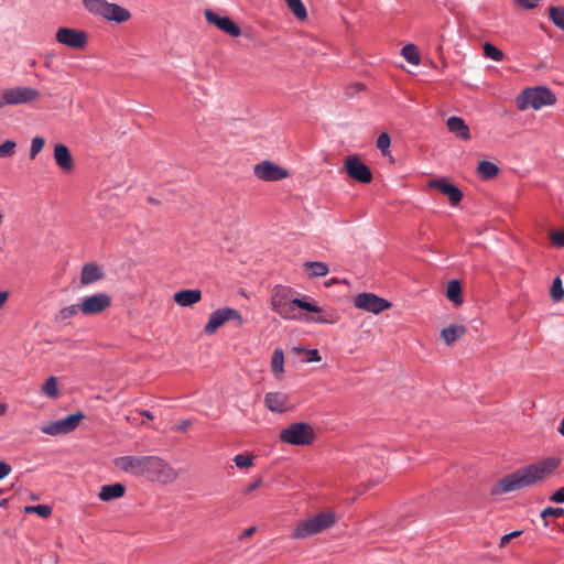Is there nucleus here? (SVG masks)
<instances>
[{"label":"nucleus","instance_id":"obj_38","mask_svg":"<svg viewBox=\"0 0 564 564\" xmlns=\"http://www.w3.org/2000/svg\"><path fill=\"white\" fill-rule=\"evenodd\" d=\"M391 145L390 135L387 132H382L379 134L377 139V148L381 151L382 155H388L390 153L389 148Z\"/></svg>","mask_w":564,"mask_h":564},{"label":"nucleus","instance_id":"obj_14","mask_svg":"<svg viewBox=\"0 0 564 564\" xmlns=\"http://www.w3.org/2000/svg\"><path fill=\"white\" fill-rule=\"evenodd\" d=\"M356 307L379 314L391 306V303L373 293H360L354 300Z\"/></svg>","mask_w":564,"mask_h":564},{"label":"nucleus","instance_id":"obj_25","mask_svg":"<svg viewBox=\"0 0 564 564\" xmlns=\"http://www.w3.org/2000/svg\"><path fill=\"white\" fill-rule=\"evenodd\" d=\"M446 296L454 305L463 303L462 286L457 280H452L446 285Z\"/></svg>","mask_w":564,"mask_h":564},{"label":"nucleus","instance_id":"obj_11","mask_svg":"<svg viewBox=\"0 0 564 564\" xmlns=\"http://www.w3.org/2000/svg\"><path fill=\"white\" fill-rule=\"evenodd\" d=\"M55 39L59 44L75 50L84 48L88 42L86 32L72 28L57 29Z\"/></svg>","mask_w":564,"mask_h":564},{"label":"nucleus","instance_id":"obj_32","mask_svg":"<svg viewBox=\"0 0 564 564\" xmlns=\"http://www.w3.org/2000/svg\"><path fill=\"white\" fill-rule=\"evenodd\" d=\"M401 54L408 63L413 64V65L420 64V56H419L417 48L415 45H413V44L405 45L402 48Z\"/></svg>","mask_w":564,"mask_h":564},{"label":"nucleus","instance_id":"obj_50","mask_svg":"<svg viewBox=\"0 0 564 564\" xmlns=\"http://www.w3.org/2000/svg\"><path fill=\"white\" fill-rule=\"evenodd\" d=\"M256 531V528L254 527H251L249 529H247L243 534H242V538H249L253 534V532Z\"/></svg>","mask_w":564,"mask_h":564},{"label":"nucleus","instance_id":"obj_37","mask_svg":"<svg viewBox=\"0 0 564 564\" xmlns=\"http://www.w3.org/2000/svg\"><path fill=\"white\" fill-rule=\"evenodd\" d=\"M484 54L496 62H500L503 58V53L490 43H485Z\"/></svg>","mask_w":564,"mask_h":564},{"label":"nucleus","instance_id":"obj_22","mask_svg":"<svg viewBox=\"0 0 564 564\" xmlns=\"http://www.w3.org/2000/svg\"><path fill=\"white\" fill-rule=\"evenodd\" d=\"M104 272L95 263H87L83 267L80 272V283L83 285L91 284L100 279H102Z\"/></svg>","mask_w":564,"mask_h":564},{"label":"nucleus","instance_id":"obj_24","mask_svg":"<svg viewBox=\"0 0 564 564\" xmlns=\"http://www.w3.org/2000/svg\"><path fill=\"white\" fill-rule=\"evenodd\" d=\"M466 334V327L463 325H449L441 332V338L447 345H452Z\"/></svg>","mask_w":564,"mask_h":564},{"label":"nucleus","instance_id":"obj_43","mask_svg":"<svg viewBox=\"0 0 564 564\" xmlns=\"http://www.w3.org/2000/svg\"><path fill=\"white\" fill-rule=\"evenodd\" d=\"M551 241L557 247H564V230H556L551 232Z\"/></svg>","mask_w":564,"mask_h":564},{"label":"nucleus","instance_id":"obj_3","mask_svg":"<svg viewBox=\"0 0 564 564\" xmlns=\"http://www.w3.org/2000/svg\"><path fill=\"white\" fill-rule=\"evenodd\" d=\"M292 288L276 285L271 294L272 311L284 319H304L306 322L326 323V319L303 316L301 310L311 313H321L322 308L304 299H295Z\"/></svg>","mask_w":564,"mask_h":564},{"label":"nucleus","instance_id":"obj_34","mask_svg":"<svg viewBox=\"0 0 564 564\" xmlns=\"http://www.w3.org/2000/svg\"><path fill=\"white\" fill-rule=\"evenodd\" d=\"M550 296L553 301L560 302L564 297V288L562 284V281L560 278H556L553 280L551 289H550Z\"/></svg>","mask_w":564,"mask_h":564},{"label":"nucleus","instance_id":"obj_2","mask_svg":"<svg viewBox=\"0 0 564 564\" xmlns=\"http://www.w3.org/2000/svg\"><path fill=\"white\" fill-rule=\"evenodd\" d=\"M561 464L556 457L545 458L535 464L520 468L499 480L491 488L495 496L530 487L551 475Z\"/></svg>","mask_w":564,"mask_h":564},{"label":"nucleus","instance_id":"obj_8","mask_svg":"<svg viewBox=\"0 0 564 564\" xmlns=\"http://www.w3.org/2000/svg\"><path fill=\"white\" fill-rule=\"evenodd\" d=\"M279 438L282 443L306 446L314 443L316 433L312 425L305 422H295L280 432Z\"/></svg>","mask_w":564,"mask_h":564},{"label":"nucleus","instance_id":"obj_49","mask_svg":"<svg viewBox=\"0 0 564 564\" xmlns=\"http://www.w3.org/2000/svg\"><path fill=\"white\" fill-rule=\"evenodd\" d=\"M7 300H8V292H0V310L3 307Z\"/></svg>","mask_w":564,"mask_h":564},{"label":"nucleus","instance_id":"obj_51","mask_svg":"<svg viewBox=\"0 0 564 564\" xmlns=\"http://www.w3.org/2000/svg\"><path fill=\"white\" fill-rule=\"evenodd\" d=\"M141 415L145 416L147 419L153 420L152 413L148 410L141 411Z\"/></svg>","mask_w":564,"mask_h":564},{"label":"nucleus","instance_id":"obj_39","mask_svg":"<svg viewBox=\"0 0 564 564\" xmlns=\"http://www.w3.org/2000/svg\"><path fill=\"white\" fill-rule=\"evenodd\" d=\"M26 513H36L41 518H47L52 513V509L46 505L26 506Z\"/></svg>","mask_w":564,"mask_h":564},{"label":"nucleus","instance_id":"obj_48","mask_svg":"<svg viewBox=\"0 0 564 564\" xmlns=\"http://www.w3.org/2000/svg\"><path fill=\"white\" fill-rule=\"evenodd\" d=\"M191 422L187 420L181 421L175 425V431L183 432L189 426Z\"/></svg>","mask_w":564,"mask_h":564},{"label":"nucleus","instance_id":"obj_53","mask_svg":"<svg viewBox=\"0 0 564 564\" xmlns=\"http://www.w3.org/2000/svg\"><path fill=\"white\" fill-rule=\"evenodd\" d=\"M7 404L6 403H0V415H3L6 412H7Z\"/></svg>","mask_w":564,"mask_h":564},{"label":"nucleus","instance_id":"obj_36","mask_svg":"<svg viewBox=\"0 0 564 564\" xmlns=\"http://www.w3.org/2000/svg\"><path fill=\"white\" fill-rule=\"evenodd\" d=\"M45 145V139L43 137H34L31 141L30 159L34 160L37 154L43 150Z\"/></svg>","mask_w":564,"mask_h":564},{"label":"nucleus","instance_id":"obj_45","mask_svg":"<svg viewBox=\"0 0 564 564\" xmlns=\"http://www.w3.org/2000/svg\"><path fill=\"white\" fill-rule=\"evenodd\" d=\"M551 501L556 503H564V488L557 489L550 498Z\"/></svg>","mask_w":564,"mask_h":564},{"label":"nucleus","instance_id":"obj_6","mask_svg":"<svg viewBox=\"0 0 564 564\" xmlns=\"http://www.w3.org/2000/svg\"><path fill=\"white\" fill-rule=\"evenodd\" d=\"M83 4L91 14L101 17L107 21L122 23L131 18L128 9L106 0H83Z\"/></svg>","mask_w":564,"mask_h":564},{"label":"nucleus","instance_id":"obj_52","mask_svg":"<svg viewBox=\"0 0 564 564\" xmlns=\"http://www.w3.org/2000/svg\"><path fill=\"white\" fill-rule=\"evenodd\" d=\"M558 433L564 436V417L562 419L560 426H558Z\"/></svg>","mask_w":564,"mask_h":564},{"label":"nucleus","instance_id":"obj_19","mask_svg":"<svg viewBox=\"0 0 564 564\" xmlns=\"http://www.w3.org/2000/svg\"><path fill=\"white\" fill-rule=\"evenodd\" d=\"M54 161L56 165L65 173L73 171L74 160L69 149L62 143H57L54 147Z\"/></svg>","mask_w":564,"mask_h":564},{"label":"nucleus","instance_id":"obj_28","mask_svg":"<svg viewBox=\"0 0 564 564\" xmlns=\"http://www.w3.org/2000/svg\"><path fill=\"white\" fill-rule=\"evenodd\" d=\"M304 268L310 271L311 276H325L329 271L328 265L319 261L305 262Z\"/></svg>","mask_w":564,"mask_h":564},{"label":"nucleus","instance_id":"obj_9","mask_svg":"<svg viewBox=\"0 0 564 564\" xmlns=\"http://www.w3.org/2000/svg\"><path fill=\"white\" fill-rule=\"evenodd\" d=\"M228 321H236L238 325L243 324V318L239 312L231 307H224L214 311L204 327V332L207 335H214L219 327H221Z\"/></svg>","mask_w":564,"mask_h":564},{"label":"nucleus","instance_id":"obj_27","mask_svg":"<svg viewBox=\"0 0 564 564\" xmlns=\"http://www.w3.org/2000/svg\"><path fill=\"white\" fill-rule=\"evenodd\" d=\"M284 354L281 348H276L271 358V367L272 371L275 377L280 378V376L283 373L284 369Z\"/></svg>","mask_w":564,"mask_h":564},{"label":"nucleus","instance_id":"obj_31","mask_svg":"<svg viewBox=\"0 0 564 564\" xmlns=\"http://www.w3.org/2000/svg\"><path fill=\"white\" fill-rule=\"evenodd\" d=\"M42 392L51 399H56L58 397L57 379L55 377L46 379L42 386Z\"/></svg>","mask_w":564,"mask_h":564},{"label":"nucleus","instance_id":"obj_29","mask_svg":"<svg viewBox=\"0 0 564 564\" xmlns=\"http://www.w3.org/2000/svg\"><path fill=\"white\" fill-rule=\"evenodd\" d=\"M291 12L299 19L305 20L307 18V11L302 0H285Z\"/></svg>","mask_w":564,"mask_h":564},{"label":"nucleus","instance_id":"obj_42","mask_svg":"<svg viewBox=\"0 0 564 564\" xmlns=\"http://www.w3.org/2000/svg\"><path fill=\"white\" fill-rule=\"evenodd\" d=\"M564 514L563 508L546 507L541 511V518L546 519L547 517L560 518Z\"/></svg>","mask_w":564,"mask_h":564},{"label":"nucleus","instance_id":"obj_15","mask_svg":"<svg viewBox=\"0 0 564 564\" xmlns=\"http://www.w3.org/2000/svg\"><path fill=\"white\" fill-rule=\"evenodd\" d=\"M345 171L351 178L364 184H368L372 180L370 169L356 155L346 159Z\"/></svg>","mask_w":564,"mask_h":564},{"label":"nucleus","instance_id":"obj_35","mask_svg":"<svg viewBox=\"0 0 564 564\" xmlns=\"http://www.w3.org/2000/svg\"><path fill=\"white\" fill-rule=\"evenodd\" d=\"M253 455L238 454L234 457L235 465L240 469L250 468L253 465Z\"/></svg>","mask_w":564,"mask_h":564},{"label":"nucleus","instance_id":"obj_47","mask_svg":"<svg viewBox=\"0 0 564 564\" xmlns=\"http://www.w3.org/2000/svg\"><path fill=\"white\" fill-rule=\"evenodd\" d=\"M262 485V479L258 478L252 484H250L246 489L245 494H251L252 491L257 490Z\"/></svg>","mask_w":564,"mask_h":564},{"label":"nucleus","instance_id":"obj_18","mask_svg":"<svg viewBox=\"0 0 564 564\" xmlns=\"http://www.w3.org/2000/svg\"><path fill=\"white\" fill-rule=\"evenodd\" d=\"M264 404L271 412L283 413L290 409L289 395L284 392H268Z\"/></svg>","mask_w":564,"mask_h":564},{"label":"nucleus","instance_id":"obj_21","mask_svg":"<svg viewBox=\"0 0 564 564\" xmlns=\"http://www.w3.org/2000/svg\"><path fill=\"white\" fill-rule=\"evenodd\" d=\"M175 303L180 306H192L202 300V291L200 290H182L176 292L173 296Z\"/></svg>","mask_w":564,"mask_h":564},{"label":"nucleus","instance_id":"obj_20","mask_svg":"<svg viewBox=\"0 0 564 564\" xmlns=\"http://www.w3.org/2000/svg\"><path fill=\"white\" fill-rule=\"evenodd\" d=\"M446 127L449 132L456 134V137L460 138L464 141H469L471 139L470 131L466 122L460 117H449L446 120Z\"/></svg>","mask_w":564,"mask_h":564},{"label":"nucleus","instance_id":"obj_13","mask_svg":"<svg viewBox=\"0 0 564 564\" xmlns=\"http://www.w3.org/2000/svg\"><path fill=\"white\" fill-rule=\"evenodd\" d=\"M256 177L264 182H275L289 176L288 170L273 163L272 161H262L253 166Z\"/></svg>","mask_w":564,"mask_h":564},{"label":"nucleus","instance_id":"obj_23","mask_svg":"<svg viewBox=\"0 0 564 564\" xmlns=\"http://www.w3.org/2000/svg\"><path fill=\"white\" fill-rule=\"evenodd\" d=\"M124 492L126 488L120 482L105 485L100 488L98 498L102 501H110L113 499L121 498L124 495Z\"/></svg>","mask_w":564,"mask_h":564},{"label":"nucleus","instance_id":"obj_12","mask_svg":"<svg viewBox=\"0 0 564 564\" xmlns=\"http://www.w3.org/2000/svg\"><path fill=\"white\" fill-rule=\"evenodd\" d=\"M111 305V299L106 293H96L90 296H85L79 303L80 312L84 315L91 316L100 314Z\"/></svg>","mask_w":564,"mask_h":564},{"label":"nucleus","instance_id":"obj_4","mask_svg":"<svg viewBox=\"0 0 564 564\" xmlns=\"http://www.w3.org/2000/svg\"><path fill=\"white\" fill-rule=\"evenodd\" d=\"M335 522L336 518L333 512H321L300 521L290 536L294 540L306 539L333 527Z\"/></svg>","mask_w":564,"mask_h":564},{"label":"nucleus","instance_id":"obj_41","mask_svg":"<svg viewBox=\"0 0 564 564\" xmlns=\"http://www.w3.org/2000/svg\"><path fill=\"white\" fill-rule=\"evenodd\" d=\"M294 351L297 354L305 352L307 355V359H306L307 362H317V361L322 360V357L317 349L306 350L304 348L296 347V348H294Z\"/></svg>","mask_w":564,"mask_h":564},{"label":"nucleus","instance_id":"obj_10","mask_svg":"<svg viewBox=\"0 0 564 564\" xmlns=\"http://www.w3.org/2000/svg\"><path fill=\"white\" fill-rule=\"evenodd\" d=\"M85 416L82 412L74 413V414H70V415L63 417L58 421H55L53 423L42 426L41 431L44 434L53 435V436L68 434L70 432H73L78 426V424L80 423V421Z\"/></svg>","mask_w":564,"mask_h":564},{"label":"nucleus","instance_id":"obj_7","mask_svg":"<svg viewBox=\"0 0 564 564\" xmlns=\"http://www.w3.org/2000/svg\"><path fill=\"white\" fill-rule=\"evenodd\" d=\"M41 93L30 86H15L0 91V109L6 106L34 105Z\"/></svg>","mask_w":564,"mask_h":564},{"label":"nucleus","instance_id":"obj_1","mask_svg":"<svg viewBox=\"0 0 564 564\" xmlns=\"http://www.w3.org/2000/svg\"><path fill=\"white\" fill-rule=\"evenodd\" d=\"M113 465L126 474L165 485L178 478V471L159 456H120L113 459Z\"/></svg>","mask_w":564,"mask_h":564},{"label":"nucleus","instance_id":"obj_46","mask_svg":"<svg viewBox=\"0 0 564 564\" xmlns=\"http://www.w3.org/2000/svg\"><path fill=\"white\" fill-rule=\"evenodd\" d=\"M11 473V466L0 460V479H3Z\"/></svg>","mask_w":564,"mask_h":564},{"label":"nucleus","instance_id":"obj_44","mask_svg":"<svg viewBox=\"0 0 564 564\" xmlns=\"http://www.w3.org/2000/svg\"><path fill=\"white\" fill-rule=\"evenodd\" d=\"M522 534V531H513L501 536L499 546L505 547L512 539L518 538Z\"/></svg>","mask_w":564,"mask_h":564},{"label":"nucleus","instance_id":"obj_26","mask_svg":"<svg viewBox=\"0 0 564 564\" xmlns=\"http://www.w3.org/2000/svg\"><path fill=\"white\" fill-rule=\"evenodd\" d=\"M477 172L482 178L490 180L498 175L499 167L490 161H481L478 164Z\"/></svg>","mask_w":564,"mask_h":564},{"label":"nucleus","instance_id":"obj_16","mask_svg":"<svg viewBox=\"0 0 564 564\" xmlns=\"http://www.w3.org/2000/svg\"><path fill=\"white\" fill-rule=\"evenodd\" d=\"M205 19L209 24L216 25L219 30L225 32L226 34L237 37L241 34L240 28L229 18L227 17H219L217 13H215L212 10H206Z\"/></svg>","mask_w":564,"mask_h":564},{"label":"nucleus","instance_id":"obj_17","mask_svg":"<svg viewBox=\"0 0 564 564\" xmlns=\"http://www.w3.org/2000/svg\"><path fill=\"white\" fill-rule=\"evenodd\" d=\"M427 185L429 187L438 189L442 194L446 195L452 205H457L463 198L462 191L445 178L430 180Z\"/></svg>","mask_w":564,"mask_h":564},{"label":"nucleus","instance_id":"obj_5","mask_svg":"<svg viewBox=\"0 0 564 564\" xmlns=\"http://www.w3.org/2000/svg\"><path fill=\"white\" fill-rule=\"evenodd\" d=\"M556 101L555 95L544 86L524 89L517 98L518 109L523 111L529 108L540 110L542 107L552 106Z\"/></svg>","mask_w":564,"mask_h":564},{"label":"nucleus","instance_id":"obj_40","mask_svg":"<svg viewBox=\"0 0 564 564\" xmlns=\"http://www.w3.org/2000/svg\"><path fill=\"white\" fill-rule=\"evenodd\" d=\"M17 143L12 140H7L0 145V158H10L14 154Z\"/></svg>","mask_w":564,"mask_h":564},{"label":"nucleus","instance_id":"obj_30","mask_svg":"<svg viewBox=\"0 0 564 564\" xmlns=\"http://www.w3.org/2000/svg\"><path fill=\"white\" fill-rule=\"evenodd\" d=\"M549 18L555 26L564 31V7H550Z\"/></svg>","mask_w":564,"mask_h":564},{"label":"nucleus","instance_id":"obj_33","mask_svg":"<svg viewBox=\"0 0 564 564\" xmlns=\"http://www.w3.org/2000/svg\"><path fill=\"white\" fill-rule=\"evenodd\" d=\"M78 312H80L79 304L65 306V307L61 308L58 311V313L55 315V321L64 322L66 319L74 317Z\"/></svg>","mask_w":564,"mask_h":564}]
</instances>
